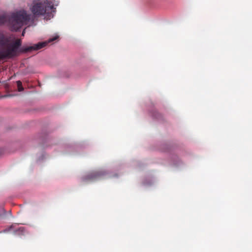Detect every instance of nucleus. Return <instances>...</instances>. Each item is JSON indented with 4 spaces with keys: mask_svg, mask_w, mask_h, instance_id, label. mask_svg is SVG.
<instances>
[{
    "mask_svg": "<svg viewBox=\"0 0 252 252\" xmlns=\"http://www.w3.org/2000/svg\"><path fill=\"white\" fill-rule=\"evenodd\" d=\"M31 18V14H28L25 10H20L12 14L9 17L5 15H0V25L8 21L12 30L17 31L22 26L27 24Z\"/></svg>",
    "mask_w": 252,
    "mask_h": 252,
    "instance_id": "f257e3e1",
    "label": "nucleus"
},
{
    "mask_svg": "<svg viewBox=\"0 0 252 252\" xmlns=\"http://www.w3.org/2000/svg\"><path fill=\"white\" fill-rule=\"evenodd\" d=\"M55 1V0H34L30 7L31 11L36 16H42L54 12Z\"/></svg>",
    "mask_w": 252,
    "mask_h": 252,
    "instance_id": "f03ea898",
    "label": "nucleus"
},
{
    "mask_svg": "<svg viewBox=\"0 0 252 252\" xmlns=\"http://www.w3.org/2000/svg\"><path fill=\"white\" fill-rule=\"evenodd\" d=\"M21 45L20 39H17L5 51L0 50V61L17 56V50Z\"/></svg>",
    "mask_w": 252,
    "mask_h": 252,
    "instance_id": "7ed1b4c3",
    "label": "nucleus"
},
{
    "mask_svg": "<svg viewBox=\"0 0 252 252\" xmlns=\"http://www.w3.org/2000/svg\"><path fill=\"white\" fill-rule=\"evenodd\" d=\"M58 38V36H56L53 38L49 39L47 41H45L44 42H38L37 44H33L32 46H23L21 47L20 50L19 52L21 53H27L29 52H31L32 51H37L39 49H42V48L46 46L48 43L52 42L56 39H57Z\"/></svg>",
    "mask_w": 252,
    "mask_h": 252,
    "instance_id": "20e7f679",
    "label": "nucleus"
},
{
    "mask_svg": "<svg viewBox=\"0 0 252 252\" xmlns=\"http://www.w3.org/2000/svg\"><path fill=\"white\" fill-rule=\"evenodd\" d=\"M102 175V174L99 172H92L83 178L84 181H93L98 179Z\"/></svg>",
    "mask_w": 252,
    "mask_h": 252,
    "instance_id": "39448f33",
    "label": "nucleus"
},
{
    "mask_svg": "<svg viewBox=\"0 0 252 252\" xmlns=\"http://www.w3.org/2000/svg\"><path fill=\"white\" fill-rule=\"evenodd\" d=\"M17 85L18 87V90L19 92H21L24 90V88L22 86V83L21 81H17Z\"/></svg>",
    "mask_w": 252,
    "mask_h": 252,
    "instance_id": "423d86ee",
    "label": "nucleus"
},
{
    "mask_svg": "<svg viewBox=\"0 0 252 252\" xmlns=\"http://www.w3.org/2000/svg\"><path fill=\"white\" fill-rule=\"evenodd\" d=\"M4 213V209L2 206L0 207V216Z\"/></svg>",
    "mask_w": 252,
    "mask_h": 252,
    "instance_id": "0eeeda50",
    "label": "nucleus"
},
{
    "mask_svg": "<svg viewBox=\"0 0 252 252\" xmlns=\"http://www.w3.org/2000/svg\"><path fill=\"white\" fill-rule=\"evenodd\" d=\"M23 229H24V228L23 227H20L18 230L21 231V232H23Z\"/></svg>",
    "mask_w": 252,
    "mask_h": 252,
    "instance_id": "6e6552de",
    "label": "nucleus"
},
{
    "mask_svg": "<svg viewBox=\"0 0 252 252\" xmlns=\"http://www.w3.org/2000/svg\"><path fill=\"white\" fill-rule=\"evenodd\" d=\"M0 45H4V43H3V42H2V41H1V40H0Z\"/></svg>",
    "mask_w": 252,
    "mask_h": 252,
    "instance_id": "1a4fd4ad",
    "label": "nucleus"
},
{
    "mask_svg": "<svg viewBox=\"0 0 252 252\" xmlns=\"http://www.w3.org/2000/svg\"><path fill=\"white\" fill-rule=\"evenodd\" d=\"M24 31H23L22 32V35L24 36Z\"/></svg>",
    "mask_w": 252,
    "mask_h": 252,
    "instance_id": "9d476101",
    "label": "nucleus"
}]
</instances>
